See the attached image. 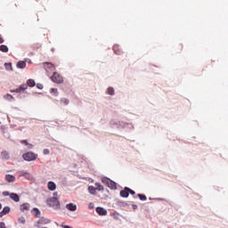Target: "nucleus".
<instances>
[{"label": "nucleus", "mask_w": 228, "mask_h": 228, "mask_svg": "<svg viewBox=\"0 0 228 228\" xmlns=\"http://www.w3.org/2000/svg\"><path fill=\"white\" fill-rule=\"evenodd\" d=\"M51 79L53 83H57V85L63 83V77H61V75H60L58 72H54L51 77Z\"/></svg>", "instance_id": "nucleus-4"}, {"label": "nucleus", "mask_w": 228, "mask_h": 228, "mask_svg": "<svg viewBox=\"0 0 228 228\" xmlns=\"http://www.w3.org/2000/svg\"><path fill=\"white\" fill-rule=\"evenodd\" d=\"M88 191L91 193V195H95L97 189L91 185L88 187Z\"/></svg>", "instance_id": "nucleus-20"}, {"label": "nucleus", "mask_w": 228, "mask_h": 228, "mask_svg": "<svg viewBox=\"0 0 228 228\" xmlns=\"http://www.w3.org/2000/svg\"><path fill=\"white\" fill-rule=\"evenodd\" d=\"M2 195H4V197H10L11 193L8 191H4V192H2Z\"/></svg>", "instance_id": "nucleus-34"}, {"label": "nucleus", "mask_w": 228, "mask_h": 228, "mask_svg": "<svg viewBox=\"0 0 228 228\" xmlns=\"http://www.w3.org/2000/svg\"><path fill=\"white\" fill-rule=\"evenodd\" d=\"M128 193H130L131 195H134V191L131 190L128 188Z\"/></svg>", "instance_id": "nucleus-42"}, {"label": "nucleus", "mask_w": 228, "mask_h": 228, "mask_svg": "<svg viewBox=\"0 0 228 228\" xmlns=\"http://www.w3.org/2000/svg\"><path fill=\"white\" fill-rule=\"evenodd\" d=\"M4 68H5V70H13V69L12 68V63H4Z\"/></svg>", "instance_id": "nucleus-27"}, {"label": "nucleus", "mask_w": 228, "mask_h": 228, "mask_svg": "<svg viewBox=\"0 0 228 228\" xmlns=\"http://www.w3.org/2000/svg\"><path fill=\"white\" fill-rule=\"evenodd\" d=\"M49 153H50L49 149H45L43 151V154H45V156H47V154H49Z\"/></svg>", "instance_id": "nucleus-37"}, {"label": "nucleus", "mask_w": 228, "mask_h": 228, "mask_svg": "<svg viewBox=\"0 0 228 228\" xmlns=\"http://www.w3.org/2000/svg\"><path fill=\"white\" fill-rule=\"evenodd\" d=\"M35 85H37V83L33 79H28L27 81V86L33 87V86H35Z\"/></svg>", "instance_id": "nucleus-21"}, {"label": "nucleus", "mask_w": 228, "mask_h": 228, "mask_svg": "<svg viewBox=\"0 0 228 228\" xmlns=\"http://www.w3.org/2000/svg\"><path fill=\"white\" fill-rule=\"evenodd\" d=\"M95 186H96L95 188H96V190H98V191H102L104 190V187L100 183H96Z\"/></svg>", "instance_id": "nucleus-23"}, {"label": "nucleus", "mask_w": 228, "mask_h": 228, "mask_svg": "<svg viewBox=\"0 0 228 228\" xmlns=\"http://www.w3.org/2000/svg\"><path fill=\"white\" fill-rule=\"evenodd\" d=\"M66 209L72 212L77 211V206L74 203H69L66 205Z\"/></svg>", "instance_id": "nucleus-7"}, {"label": "nucleus", "mask_w": 228, "mask_h": 228, "mask_svg": "<svg viewBox=\"0 0 228 228\" xmlns=\"http://www.w3.org/2000/svg\"><path fill=\"white\" fill-rule=\"evenodd\" d=\"M60 102H61V104L62 106H69V103L70 102H69V99H67V98H61V101H60Z\"/></svg>", "instance_id": "nucleus-19"}, {"label": "nucleus", "mask_w": 228, "mask_h": 228, "mask_svg": "<svg viewBox=\"0 0 228 228\" xmlns=\"http://www.w3.org/2000/svg\"><path fill=\"white\" fill-rule=\"evenodd\" d=\"M113 51L115 53V54H120V50H118V45H114L113 46Z\"/></svg>", "instance_id": "nucleus-30"}, {"label": "nucleus", "mask_w": 228, "mask_h": 228, "mask_svg": "<svg viewBox=\"0 0 228 228\" xmlns=\"http://www.w3.org/2000/svg\"><path fill=\"white\" fill-rule=\"evenodd\" d=\"M45 69L46 72H53V70L55 69L54 64H53L51 62H46V63H45Z\"/></svg>", "instance_id": "nucleus-6"}, {"label": "nucleus", "mask_w": 228, "mask_h": 228, "mask_svg": "<svg viewBox=\"0 0 228 228\" xmlns=\"http://www.w3.org/2000/svg\"><path fill=\"white\" fill-rule=\"evenodd\" d=\"M37 88H38L39 90H43V89H44V85H42V84H37Z\"/></svg>", "instance_id": "nucleus-36"}, {"label": "nucleus", "mask_w": 228, "mask_h": 228, "mask_svg": "<svg viewBox=\"0 0 228 228\" xmlns=\"http://www.w3.org/2000/svg\"><path fill=\"white\" fill-rule=\"evenodd\" d=\"M11 211L10 207H4L3 210L0 212V218H3L5 215H8Z\"/></svg>", "instance_id": "nucleus-11"}, {"label": "nucleus", "mask_w": 228, "mask_h": 228, "mask_svg": "<svg viewBox=\"0 0 228 228\" xmlns=\"http://www.w3.org/2000/svg\"><path fill=\"white\" fill-rule=\"evenodd\" d=\"M108 95H115V89L113 87H109L107 89Z\"/></svg>", "instance_id": "nucleus-22"}, {"label": "nucleus", "mask_w": 228, "mask_h": 228, "mask_svg": "<svg viewBox=\"0 0 228 228\" xmlns=\"http://www.w3.org/2000/svg\"><path fill=\"white\" fill-rule=\"evenodd\" d=\"M33 213H34L35 216H40V210L38 208H35L33 209Z\"/></svg>", "instance_id": "nucleus-31"}, {"label": "nucleus", "mask_w": 228, "mask_h": 228, "mask_svg": "<svg viewBox=\"0 0 228 228\" xmlns=\"http://www.w3.org/2000/svg\"><path fill=\"white\" fill-rule=\"evenodd\" d=\"M10 199H12V200H14V202H19V200H20V198L17 195V193L13 192L10 194Z\"/></svg>", "instance_id": "nucleus-15"}, {"label": "nucleus", "mask_w": 228, "mask_h": 228, "mask_svg": "<svg viewBox=\"0 0 228 228\" xmlns=\"http://www.w3.org/2000/svg\"><path fill=\"white\" fill-rule=\"evenodd\" d=\"M5 181L7 183H15V176L13 175H5Z\"/></svg>", "instance_id": "nucleus-14"}, {"label": "nucleus", "mask_w": 228, "mask_h": 228, "mask_svg": "<svg viewBox=\"0 0 228 228\" xmlns=\"http://www.w3.org/2000/svg\"><path fill=\"white\" fill-rule=\"evenodd\" d=\"M110 126H111V127H117L118 129H124V128L127 127V126H131V124L126 123L124 121H118L116 119H112L110 121Z\"/></svg>", "instance_id": "nucleus-1"}, {"label": "nucleus", "mask_w": 228, "mask_h": 228, "mask_svg": "<svg viewBox=\"0 0 228 228\" xmlns=\"http://www.w3.org/2000/svg\"><path fill=\"white\" fill-rule=\"evenodd\" d=\"M132 208H133V209H137V208H138V206L133 205Z\"/></svg>", "instance_id": "nucleus-43"}, {"label": "nucleus", "mask_w": 228, "mask_h": 228, "mask_svg": "<svg viewBox=\"0 0 228 228\" xmlns=\"http://www.w3.org/2000/svg\"><path fill=\"white\" fill-rule=\"evenodd\" d=\"M38 225H47V224H51V220L42 217L37 221Z\"/></svg>", "instance_id": "nucleus-8"}, {"label": "nucleus", "mask_w": 228, "mask_h": 228, "mask_svg": "<svg viewBox=\"0 0 228 228\" xmlns=\"http://www.w3.org/2000/svg\"><path fill=\"white\" fill-rule=\"evenodd\" d=\"M110 181H111V180L108 177L102 178V183H103V184H106L107 186L110 183Z\"/></svg>", "instance_id": "nucleus-26"}, {"label": "nucleus", "mask_w": 228, "mask_h": 228, "mask_svg": "<svg viewBox=\"0 0 228 228\" xmlns=\"http://www.w3.org/2000/svg\"><path fill=\"white\" fill-rule=\"evenodd\" d=\"M55 195H58V192H54V193H53V196L55 197Z\"/></svg>", "instance_id": "nucleus-46"}, {"label": "nucleus", "mask_w": 228, "mask_h": 228, "mask_svg": "<svg viewBox=\"0 0 228 228\" xmlns=\"http://www.w3.org/2000/svg\"><path fill=\"white\" fill-rule=\"evenodd\" d=\"M107 186H108V188H110V190H116L117 183L110 180Z\"/></svg>", "instance_id": "nucleus-18"}, {"label": "nucleus", "mask_w": 228, "mask_h": 228, "mask_svg": "<svg viewBox=\"0 0 228 228\" xmlns=\"http://www.w3.org/2000/svg\"><path fill=\"white\" fill-rule=\"evenodd\" d=\"M20 143H22L23 145H28L29 142H28V141L26 140H22L20 141Z\"/></svg>", "instance_id": "nucleus-39"}, {"label": "nucleus", "mask_w": 228, "mask_h": 228, "mask_svg": "<svg viewBox=\"0 0 228 228\" xmlns=\"http://www.w3.org/2000/svg\"><path fill=\"white\" fill-rule=\"evenodd\" d=\"M11 92H12V93L19 94V93L21 92V90H20V87H19V88H17V89H15V90H12Z\"/></svg>", "instance_id": "nucleus-35"}, {"label": "nucleus", "mask_w": 228, "mask_h": 228, "mask_svg": "<svg viewBox=\"0 0 228 228\" xmlns=\"http://www.w3.org/2000/svg\"><path fill=\"white\" fill-rule=\"evenodd\" d=\"M94 203H89L88 205L89 209H94Z\"/></svg>", "instance_id": "nucleus-40"}, {"label": "nucleus", "mask_w": 228, "mask_h": 228, "mask_svg": "<svg viewBox=\"0 0 228 228\" xmlns=\"http://www.w3.org/2000/svg\"><path fill=\"white\" fill-rule=\"evenodd\" d=\"M0 209H3V205L0 203Z\"/></svg>", "instance_id": "nucleus-45"}, {"label": "nucleus", "mask_w": 228, "mask_h": 228, "mask_svg": "<svg viewBox=\"0 0 228 228\" xmlns=\"http://www.w3.org/2000/svg\"><path fill=\"white\" fill-rule=\"evenodd\" d=\"M38 158V155L33 151L26 152L22 155V159L25 161H35Z\"/></svg>", "instance_id": "nucleus-2"}, {"label": "nucleus", "mask_w": 228, "mask_h": 228, "mask_svg": "<svg viewBox=\"0 0 228 228\" xmlns=\"http://www.w3.org/2000/svg\"><path fill=\"white\" fill-rule=\"evenodd\" d=\"M20 177H25V179H31V177H33V176L29 174V172L24 171V170H22V171L20 172Z\"/></svg>", "instance_id": "nucleus-10"}, {"label": "nucleus", "mask_w": 228, "mask_h": 228, "mask_svg": "<svg viewBox=\"0 0 228 228\" xmlns=\"http://www.w3.org/2000/svg\"><path fill=\"white\" fill-rule=\"evenodd\" d=\"M0 228H6L4 222H0Z\"/></svg>", "instance_id": "nucleus-38"}, {"label": "nucleus", "mask_w": 228, "mask_h": 228, "mask_svg": "<svg viewBox=\"0 0 228 228\" xmlns=\"http://www.w3.org/2000/svg\"><path fill=\"white\" fill-rule=\"evenodd\" d=\"M140 200H147V197L143 194H138L137 195Z\"/></svg>", "instance_id": "nucleus-32"}, {"label": "nucleus", "mask_w": 228, "mask_h": 228, "mask_svg": "<svg viewBox=\"0 0 228 228\" xmlns=\"http://www.w3.org/2000/svg\"><path fill=\"white\" fill-rule=\"evenodd\" d=\"M19 224H22V225H24V224H26V218L24 216H20L18 219Z\"/></svg>", "instance_id": "nucleus-29"}, {"label": "nucleus", "mask_w": 228, "mask_h": 228, "mask_svg": "<svg viewBox=\"0 0 228 228\" xmlns=\"http://www.w3.org/2000/svg\"><path fill=\"white\" fill-rule=\"evenodd\" d=\"M27 147H28V149H29V150H31V149H33V144H31V143H28L27 144Z\"/></svg>", "instance_id": "nucleus-41"}, {"label": "nucleus", "mask_w": 228, "mask_h": 228, "mask_svg": "<svg viewBox=\"0 0 228 228\" xmlns=\"http://www.w3.org/2000/svg\"><path fill=\"white\" fill-rule=\"evenodd\" d=\"M50 93L53 94L54 97H58V89L52 88Z\"/></svg>", "instance_id": "nucleus-28"}, {"label": "nucleus", "mask_w": 228, "mask_h": 228, "mask_svg": "<svg viewBox=\"0 0 228 228\" xmlns=\"http://www.w3.org/2000/svg\"><path fill=\"white\" fill-rule=\"evenodd\" d=\"M96 213H98L100 216H106V215H108V210H106L104 208L98 207L96 208Z\"/></svg>", "instance_id": "nucleus-5"}, {"label": "nucleus", "mask_w": 228, "mask_h": 228, "mask_svg": "<svg viewBox=\"0 0 228 228\" xmlns=\"http://www.w3.org/2000/svg\"><path fill=\"white\" fill-rule=\"evenodd\" d=\"M4 42V40L2 39V37H0V44H3Z\"/></svg>", "instance_id": "nucleus-44"}, {"label": "nucleus", "mask_w": 228, "mask_h": 228, "mask_svg": "<svg viewBox=\"0 0 228 228\" xmlns=\"http://www.w3.org/2000/svg\"><path fill=\"white\" fill-rule=\"evenodd\" d=\"M29 203H23L21 206H20V211H22L24 213V211H29Z\"/></svg>", "instance_id": "nucleus-16"}, {"label": "nucleus", "mask_w": 228, "mask_h": 228, "mask_svg": "<svg viewBox=\"0 0 228 228\" xmlns=\"http://www.w3.org/2000/svg\"><path fill=\"white\" fill-rule=\"evenodd\" d=\"M46 202H47V205L50 208H53V209H58V208H60V201H58V198L54 196L48 199Z\"/></svg>", "instance_id": "nucleus-3"}, {"label": "nucleus", "mask_w": 228, "mask_h": 228, "mask_svg": "<svg viewBox=\"0 0 228 228\" xmlns=\"http://www.w3.org/2000/svg\"><path fill=\"white\" fill-rule=\"evenodd\" d=\"M1 158L2 159L8 161V159H10V153L6 151H3L1 152Z\"/></svg>", "instance_id": "nucleus-13"}, {"label": "nucleus", "mask_w": 228, "mask_h": 228, "mask_svg": "<svg viewBox=\"0 0 228 228\" xmlns=\"http://www.w3.org/2000/svg\"><path fill=\"white\" fill-rule=\"evenodd\" d=\"M158 200H163V199H158Z\"/></svg>", "instance_id": "nucleus-47"}, {"label": "nucleus", "mask_w": 228, "mask_h": 228, "mask_svg": "<svg viewBox=\"0 0 228 228\" xmlns=\"http://www.w3.org/2000/svg\"><path fill=\"white\" fill-rule=\"evenodd\" d=\"M20 90H28V85L22 84L21 86H20Z\"/></svg>", "instance_id": "nucleus-33"}, {"label": "nucleus", "mask_w": 228, "mask_h": 228, "mask_svg": "<svg viewBox=\"0 0 228 228\" xmlns=\"http://www.w3.org/2000/svg\"><path fill=\"white\" fill-rule=\"evenodd\" d=\"M4 99H5L6 101H13L14 98L12 97V94H7L4 95Z\"/></svg>", "instance_id": "nucleus-24"}, {"label": "nucleus", "mask_w": 228, "mask_h": 228, "mask_svg": "<svg viewBox=\"0 0 228 228\" xmlns=\"http://www.w3.org/2000/svg\"><path fill=\"white\" fill-rule=\"evenodd\" d=\"M0 51H2V53H8V46L4 45H0Z\"/></svg>", "instance_id": "nucleus-25"}, {"label": "nucleus", "mask_w": 228, "mask_h": 228, "mask_svg": "<svg viewBox=\"0 0 228 228\" xmlns=\"http://www.w3.org/2000/svg\"><path fill=\"white\" fill-rule=\"evenodd\" d=\"M47 188L50 191H54L56 190V183L53 181L48 182Z\"/></svg>", "instance_id": "nucleus-12"}, {"label": "nucleus", "mask_w": 228, "mask_h": 228, "mask_svg": "<svg viewBox=\"0 0 228 228\" xmlns=\"http://www.w3.org/2000/svg\"><path fill=\"white\" fill-rule=\"evenodd\" d=\"M120 197L127 199L129 197V188L126 187L123 191L119 193Z\"/></svg>", "instance_id": "nucleus-9"}, {"label": "nucleus", "mask_w": 228, "mask_h": 228, "mask_svg": "<svg viewBox=\"0 0 228 228\" xmlns=\"http://www.w3.org/2000/svg\"><path fill=\"white\" fill-rule=\"evenodd\" d=\"M17 69H26V61H20L17 64H16Z\"/></svg>", "instance_id": "nucleus-17"}]
</instances>
